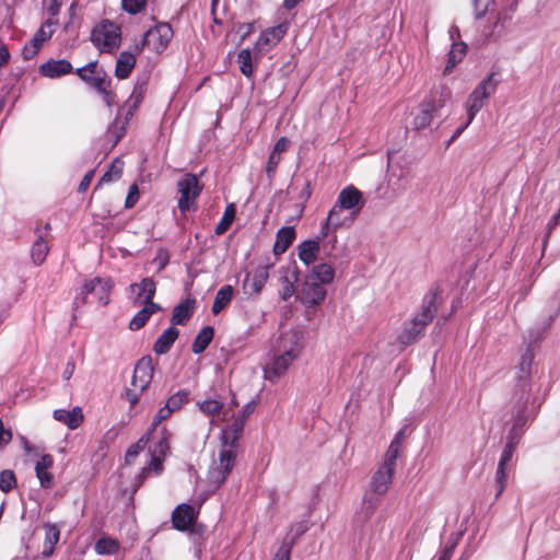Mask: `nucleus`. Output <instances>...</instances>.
Here are the masks:
<instances>
[{
    "mask_svg": "<svg viewBox=\"0 0 560 560\" xmlns=\"http://www.w3.org/2000/svg\"><path fill=\"white\" fill-rule=\"evenodd\" d=\"M303 334L298 329L282 332L276 343L275 353L265 368V377L275 381L287 372L302 350Z\"/></svg>",
    "mask_w": 560,
    "mask_h": 560,
    "instance_id": "nucleus-1",
    "label": "nucleus"
},
{
    "mask_svg": "<svg viewBox=\"0 0 560 560\" xmlns=\"http://www.w3.org/2000/svg\"><path fill=\"white\" fill-rule=\"evenodd\" d=\"M536 413L532 388L523 385L521 389H514L513 406L511 410V428L510 434L521 436L525 432V428L532 417Z\"/></svg>",
    "mask_w": 560,
    "mask_h": 560,
    "instance_id": "nucleus-2",
    "label": "nucleus"
},
{
    "mask_svg": "<svg viewBox=\"0 0 560 560\" xmlns=\"http://www.w3.org/2000/svg\"><path fill=\"white\" fill-rule=\"evenodd\" d=\"M236 460V444L222 440L218 458H214L208 471L211 491L218 490L231 474Z\"/></svg>",
    "mask_w": 560,
    "mask_h": 560,
    "instance_id": "nucleus-3",
    "label": "nucleus"
},
{
    "mask_svg": "<svg viewBox=\"0 0 560 560\" xmlns=\"http://www.w3.org/2000/svg\"><path fill=\"white\" fill-rule=\"evenodd\" d=\"M395 470L385 466L380 465L376 471L373 474L369 490L366 491L363 500V509L366 514L372 515L380 504L377 497L386 494L388 491Z\"/></svg>",
    "mask_w": 560,
    "mask_h": 560,
    "instance_id": "nucleus-4",
    "label": "nucleus"
},
{
    "mask_svg": "<svg viewBox=\"0 0 560 560\" xmlns=\"http://www.w3.org/2000/svg\"><path fill=\"white\" fill-rule=\"evenodd\" d=\"M451 97V91L447 88H441L431 93L419 106V112L412 119L415 129L420 130L429 127L438 115L439 110L443 108Z\"/></svg>",
    "mask_w": 560,
    "mask_h": 560,
    "instance_id": "nucleus-5",
    "label": "nucleus"
},
{
    "mask_svg": "<svg viewBox=\"0 0 560 560\" xmlns=\"http://www.w3.org/2000/svg\"><path fill=\"white\" fill-rule=\"evenodd\" d=\"M91 42L101 52L113 54L120 46V27L108 20H104L93 28Z\"/></svg>",
    "mask_w": 560,
    "mask_h": 560,
    "instance_id": "nucleus-6",
    "label": "nucleus"
},
{
    "mask_svg": "<svg viewBox=\"0 0 560 560\" xmlns=\"http://www.w3.org/2000/svg\"><path fill=\"white\" fill-rule=\"evenodd\" d=\"M173 37V30L168 23H159L154 27L148 30L140 44L135 46L137 54H140L144 47L161 54L166 49Z\"/></svg>",
    "mask_w": 560,
    "mask_h": 560,
    "instance_id": "nucleus-7",
    "label": "nucleus"
},
{
    "mask_svg": "<svg viewBox=\"0 0 560 560\" xmlns=\"http://www.w3.org/2000/svg\"><path fill=\"white\" fill-rule=\"evenodd\" d=\"M179 194L178 209L182 213L196 209V200L201 192L199 179L194 174H185L177 180Z\"/></svg>",
    "mask_w": 560,
    "mask_h": 560,
    "instance_id": "nucleus-8",
    "label": "nucleus"
},
{
    "mask_svg": "<svg viewBox=\"0 0 560 560\" xmlns=\"http://www.w3.org/2000/svg\"><path fill=\"white\" fill-rule=\"evenodd\" d=\"M113 288L110 279L94 278L86 281L80 292V295L74 300V306L86 303L89 295H94L101 305H107L109 302V292Z\"/></svg>",
    "mask_w": 560,
    "mask_h": 560,
    "instance_id": "nucleus-9",
    "label": "nucleus"
},
{
    "mask_svg": "<svg viewBox=\"0 0 560 560\" xmlns=\"http://www.w3.org/2000/svg\"><path fill=\"white\" fill-rule=\"evenodd\" d=\"M355 219L354 214L347 213V210L335 203L320 228V237L336 234L338 229H349ZM334 237L336 238V235H334Z\"/></svg>",
    "mask_w": 560,
    "mask_h": 560,
    "instance_id": "nucleus-10",
    "label": "nucleus"
},
{
    "mask_svg": "<svg viewBox=\"0 0 560 560\" xmlns=\"http://www.w3.org/2000/svg\"><path fill=\"white\" fill-rule=\"evenodd\" d=\"M288 30L289 24L281 23L262 31L253 49L255 58H261L275 47L283 38Z\"/></svg>",
    "mask_w": 560,
    "mask_h": 560,
    "instance_id": "nucleus-11",
    "label": "nucleus"
},
{
    "mask_svg": "<svg viewBox=\"0 0 560 560\" xmlns=\"http://www.w3.org/2000/svg\"><path fill=\"white\" fill-rule=\"evenodd\" d=\"M270 267L271 265L257 266L245 275L242 282L244 294L248 296H258L261 293L269 278Z\"/></svg>",
    "mask_w": 560,
    "mask_h": 560,
    "instance_id": "nucleus-12",
    "label": "nucleus"
},
{
    "mask_svg": "<svg viewBox=\"0 0 560 560\" xmlns=\"http://www.w3.org/2000/svg\"><path fill=\"white\" fill-rule=\"evenodd\" d=\"M256 402L254 400L245 404L241 411L234 417L232 423L223 430L222 440L236 444L243 433L248 417L254 412Z\"/></svg>",
    "mask_w": 560,
    "mask_h": 560,
    "instance_id": "nucleus-13",
    "label": "nucleus"
},
{
    "mask_svg": "<svg viewBox=\"0 0 560 560\" xmlns=\"http://www.w3.org/2000/svg\"><path fill=\"white\" fill-rule=\"evenodd\" d=\"M336 203L357 218L364 206V200L358 188L348 186L339 192Z\"/></svg>",
    "mask_w": 560,
    "mask_h": 560,
    "instance_id": "nucleus-14",
    "label": "nucleus"
},
{
    "mask_svg": "<svg viewBox=\"0 0 560 560\" xmlns=\"http://www.w3.org/2000/svg\"><path fill=\"white\" fill-rule=\"evenodd\" d=\"M442 302L441 291L439 288L431 289L422 300L420 312L415 316L425 325H429L435 317L439 305Z\"/></svg>",
    "mask_w": 560,
    "mask_h": 560,
    "instance_id": "nucleus-15",
    "label": "nucleus"
},
{
    "mask_svg": "<svg viewBox=\"0 0 560 560\" xmlns=\"http://www.w3.org/2000/svg\"><path fill=\"white\" fill-rule=\"evenodd\" d=\"M153 363L150 357H142L136 364L131 380V386L143 392L153 378Z\"/></svg>",
    "mask_w": 560,
    "mask_h": 560,
    "instance_id": "nucleus-16",
    "label": "nucleus"
},
{
    "mask_svg": "<svg viewBox=\"0 0 560 560\" xmlns=\"http://www.w3.org/2000/svg\"><path fill=\"white\" fill-rule=\"evenodd\" d=\"M129 289L135 294V305L154 303L153 298L156 291V283L152 278H143L139 283L130 284Z\"/></svg>",
    "mask_w": 560,
    "mask_h": 560,
    "instance_id": "nucleus-17",
    "label": "nucleus"
},
{
    "mask_svg": "<svg viewBox=\"0 0 560 560\" xmlns=\"http://www.w3.org/2000/svg\"><path fill=\"white\" fill-rule=\"evenodd\" d=\"M508 19L509 16L504 12H498L494 16H490L482 30L485 40L495 42L501 38L505 33Z\"/></svg>",
    "mask_w": 560,
    "mask_h": 560,
    "instance_id": "nucleus-18",
    "label": "nucleus"
},
{
    "mask_svg": "<svg viewBox=\"0 0 560 560\" xmlns=\"http://www.w3.org/2000/svg\"><path fill=\"white\" fill-rule=\"evenodd\" d=\"M326 289L319 282L307 280L301 291V301L307 306H315L326 298Z\"/></svg>",
    "mask_w": 560,
    "mask_h": 560,
    "instance_id": "nucleus-19",
    "label": "nucleus"
},
{
    "mask_svg": "<svg viewBox=\"0 0 560 560\" xmlns=\"http://www.w3.org/2000/svg\"><path fill=\"white\" fill-rule=\"evenodd\" d=\"M75 74L95 90L107 80L105 72L97 70V61H91L84 67L78 68Z\"/></svg>",
    "mask_w": 560,
    "mask_h": 560,
    "instance_id": "nucleus-20",
    "label": "nucleus"
},
{
    "mask_svg": "<svg viewBox=\"0 0 560 560\" xmlns=\"http://www.w3.org/2000/svg\"><path fill=\"white\" fill-rule=\"evenodd\" d=\"M534 361V353L530 349H526L525 352L521 355L520 363L517 365L516 372V385L515 389H521L523 385H526L527 388H532L530 384V374H532V364Z\"/></svg>",
    "mask_w": 560,
    "mask_h": 560,
    "instance_id": "nucleus-21",
    "label": "nucleus"
},
{
    "mask_svg": "<svg viewBox=\"0 0 560 560\" xmlns=\"http://www.w3.org/2000/svg\"><path fill=\"white\" fill-rule=\"evenodd\" d=\"M54 465V458L49 454L43 455L35 465L36 477L42 488L50 489L55 485V477L49 471Z\"/></svg>",
    "mask_w": 560,
    "mask_h": 560,
    "instance_id": "nucleus-22",
    "label": "nucleus"
},
{
    "mask_svg": "<svg viewBox=\"0 0 560 560\" xmlns=\"http://www.w3.org/2000/svg\"><path fill=\"white\" fill-rule=\"evenodd\" d=\"M424 323H422L417 317H412V319L405 324L404 329L398 336V340L404 346H409L416 342L421 336H423L425 327Z\"/></svg>",
    "mask_w": 560,
    "mask_h": 560,
    "instance_id": "nucleus-23",
    "label": "nucleus"
},
{
    "mask_svg": "<svg viewBox=\"0 0 560 560\" xmlns=\"http://www.w3.org/2000/svg\"><path fill=\"white\" fill-rule=\"evenodd\" d=\"M196 516L194 508L189 504H179L172 513L174 528L184 532L194 523Z\"/></svg>",
    "mask_w": 560,
    "mask_h": 560,
    "instance_id": "nucleus-24",
    "label": "nucleus"
},
{
    "mask_svg": "<svg viewBox=\"0 0 560 560\" xmlns=\"http://www.w3.org/2000/svg\"><path fill=\"white\" fill-rule=\"evenodd\" d=\"M72 71V65L66 59H50L39 67V72L50 79L59 78Z\"/></svg>",
    "mask_w": 560,
    "mask_h": 560,
    "instance_id": "nucleus-25",
    "label": "nucleus"
},
{
    "mask_svg": "<svg viewBox=\"0 0 560 560\" xmlns=\"http://www.w3.org/2000/svg\"><path fill=\"white\" fill-rule=\"evenodd\" d=\"M196 300L188 298L173 308L171 322L173 326L185 325L192 316L196 308Z\"/></svg>",
    "mask_w": 560,
    "mask_h": 560,
    "instance_id": "nucleus-26",
    "label": "nucleus"
},
{
    "mask_svg": "<svg viewBox=\"0 0 560 560\" xmlns=\"http://www.w3.org/2000/svg\"><path fill=\"white\" fill-rule=\"evenodd\" d=\"M54 419L66 424L69 429L74 430L83 422V412L80 407L72 410L57 409L54 411Z\"/></svg>",
    "mask_w": 560,
    "mask_h": 560,
    "instance_id": "nucleus-27",
    "label": "nucleus"
},
{
    "mask_svg": "<svg viewBox=\"0 0 560 560\" xmlns=\"http://www.w3.org/2000/svg\"><path fill=\"white\" fill-rule=\"evenodd\" d=\"M320 235L316 240H307L299 245V258L307 266L317 259L320 246Z\"/></svg>",
    "mask_w": 560,
    "mask_h": 560,
    "instance_id": "nucleus-28",
    "label": "nucleus"
},
{
    "mask_svg": "<svg viewBox=\"0 0 560 560\" xmlns=\"http://www.w3.org/2000/svg\"><path fill=\"white\" fill-rule=\"evenodd\" d=\"M136 51H121L117 58L115 75L118 79H126L131 73L136 65Z\"/></svg>",
    "mask_w": 560,
    "mask_h": 560,
    "instance_id": "nucleus-29",
    "label": "nucleus"
},
{
    "mask_svg": "<svg viewBox=\"0 0 560 560\" xmlns=\"http://www.w3.org/2000/svg\"><path fill=\"white\" fill-rule=\"evenodd\" d=\"M159 311H161V306L158 303L143 304V307L130 320L129 328L131 330H139L147 324L149 318Z\"/></svg>",
    "mask_w": 560,
    "mask_h": 560,
    "instance_id": "nucleus-30",
    "label": "nucleus"
},
{
    "mask_svg": "<svg viewBox=\"0 0 560 560\" xmlns=\"http://www.w3.org/2000/svg\"><path fill=\"white\" fill-rule=\"evenodd\" d=\"M295 238L293 226H283L277 232V240L273 245L275 255H281L287 252Z\"/></svg>",
    "mask_w": 560,
    "mask_h": 560,
    "instance_id": "nucleus-31",
    "label": "nucleus"
},
{
    "mask_svg": "<svg viewBox=\"0 0 560 560\" xmlns=\"http://www.w3.org/2000/svg\"><path fill=\"white\" fill-rule=\"evenodd\" d=\"M179 331L174 326L167 328L154 342V351L158 354H164L170 351L175 340L178 338Z\"/></svg>",
    "mask_w": 560,
    "mask_h": 560,
    "instance_id": "nucleus-32",
    "label": "nucleus"
},
{
    "mask_svg": "<svg viewBox=\"0 0 560 560\" xmlns=\"http://www.w3.org/2000/svg\"><path fill=\"white\" fill-rule=\"evenodd\" d=\"M234 294V289L230 284L223 285L215 294L214 301L212 304V313L218 315L221 311H223L229 303L232 301Z\"/></svg>",
    "mask_w": 560,
    "mask_h": 560,
    "instance_id": "nucleus-33",
    "label": "nucleus"
},
{
    "mask_svg": "<svg viewBox=\"0 0 560 560\" xmlns=\"http://www.w3.org/2000/svg\"><path fill=\"white\" fill-rule=\"evenodd\" d=\"M214 336V329L211 326L203 327L196 336L191 350L195 354L202 353L210 342L212 341Z\"/></svg>",
    "mask_w": 560,
    "mask_h": 560,
    "instance_id": "nucleus-34",
    "label": "nucleus"
},
{
    "mask_svg": "<svg viewBox=\"0 0 560 560\" xmlns=\"http://www.w3.org/2000/svg\"><path fill=\"white\" fill-rule=\"evenodd\" d=\"M521 436L510 434L506 435V443L501 453L498 465L501 467H508L510 462L512 460L513 454L521 441Z\"/></svg>",
    "mask_w": 560,
    "mask_h": 560,
    "instance_id": "nucleus-35",
    "label": "nucleus"
},
{
    "mask_svg": "<svg viewBox=\"0 0 560 560\" xmlns=\"http://www.w3.org/2000/svg\"><path fill=\"white\" fill-rule=\"evenodd\" d=\"M498 83L499 81L495 80V73H490L476 86L471 93L476 96L487 100L495 92Z\"/></svg>",
    "mask_w": 560,
    "mask_h": 560,
    "instance_id": "nucleus-36",
    "label": "nucleus"
},
{
    "mask_svg": "<svg viewBox=\"0 0 560 560\" xmlns=\"http://www.w3.org/2000/svg\"><path fill=\"white\" fill-rule=\"evenodd\" d=\"M498 83L499 81L495 80V73H490L476 86L471 93L476 96L487 100L495 92Z\"/></svg>",
    "mask_w": 560,
    "mask_h": 560,
    "instance_id": "nucleus-37",
    "label": "nucleus"
},
{
    "mask_svg": "<svg viewBox=\"0 0 560 560\" xmlns=\"http://www.w3.org/2000/svg\"><path fill=\"white\" fill-rule=\"evenodd\" d=\"M298 281V270L296 268L292 269L291 271L288 270L285 275L281 277V282L283 284L280 296L282 300L287 301L295 293V285L294 283Z\"/></svg>",
    "mask_w": 560,
    "mask_h": 560,
    "instance_id": "nucleus-38",
    "label": "nucleus"
},
{
    "mask_svg": "<svg viewBox=\"0 0 560 560\" xmlns=\"http://www.w3.org/2000/svg\"><path fill=\"white\" fill-rule=\"evenodd\" d=\"M48 252L49 247L47 242L43 236H38L31 249V257L34 264L37 266L42 265L45 261Z\"/></svg>",
    "mask_w": 560,
    "mask_h": 560,
    "instance_id": "nucleus-39",
    "label": "nucleus"
},
{
    "mask_svg": "<svg viewBox=\"0 0 560 560\" xmlns=\"http://www.w3.org/2000/svg\"><path fill=\"white\" fill-rule=\"evenodd\" d=\"M312 277H314L316 280L319 281L320 284L324 285L332 282L335 271L330 265L319 264L313 268Z\"/></svg>",
    "mask_w": 560,
    "mask_h": 560,
    "instance_id": "nucleus-40",
    "label": "nucleus"
},
{
    "mask_svg": "<svg viewBox=\"0 0 560 560\" xmlns=\"http://www.w3.org/2000/svg\"><path fill=\"white\" fill-rule=\"evenodd\" d=\"M466 55V45L464 43L453 44L448 54L447 65L444 72H450L458 62L463 60Z\"/></svg>",
    "mask_w": 560,
    "mask_h": 560,
    "instance_id": "nucleus-41",
    "label": "nucleus"
},
{
    "mask_svg": "<svg viewBox=\"0 0 560 560\" xmlns=\"http://www.w3.org/2000/svg\"><path fill=\"white\" fill-rule=\"evenodd\" d=\"M235 212L236 211H235V207L233 203H230L226 206L223 217L221 218L220 222L215 226L214 232L217 235H221L229 230V228L231 226V224L234 221Z\"/></svg>",
    "mask_w": 560,
    "mask_h": 560,
    "instance_id": "nucleus-42",
    "label": "nucleus"
},
{
    "mask_svg": "<svg viewBox=\"0 0 560 560\" xmlns=\"http://www.w3.org/2000/svg\"><path fill=\"white\" fill-rule=\"evenodd\" d=\"M119 549V542L109 537H103L95 544V551L98 555H114Z\"/></svg>",
    "mask_w": 560,
    "mask_h": 560,
    "instance_id": "nucleus-43",
    "label": "nucleus"
},
{
    "mask_svg": "<svg viewBox=\"0 0 560 560\" xmlns=\"http://www.w3.org/2000/svg\"><path fill=\"white\" fill-rule=\"evenodd\" d=\"M485 100L476 96L475 94H470L466 102V112H467V125H470L478 112L483 107Z\"/></svg>",
    "mask_w": 560,
    "mask_h": 560,
    "instance_id": "nucleus-44",
    "label": "nucleus"
},
{
    "mask_svg": "<svg viewBox=\"0 0 560 560\" xmlns=\"http://www.w3.org/2000/svg\"><path fill=\"white\" fill-rule=\"evenodd\" d=\"M237 62L242 74L249 78L253 74L252 51L242 49L237 55Z\"/></svg>",
    "mask_w": 560,
    "mask_h": 560,
    "instance_id": "nucleus-45",
    "label": "nucleus"
},
{
    "mask_svg": "<svg viewBox=\"0 0 560 560\" xmlns=\"http://www.w3.org/2000/svg\"><path fill=\"white\" fill-rule=\"evenodd\" d=\"M52 24H55V22L51 20H48L45 24H43L31 39V43L36 44V46L40 49L43 43L49 39L52 35V31L49 28Z\"/></svg>",
    "mask_w": 560,
    "mask_h": 560,
    "instance_id": "nucleus-46",
    "label": "nucleus"
},
{
    "mask_svg": "<svg viewBox=\"0 0 560 560\" xmlns=\"http://www.w3.org/2000/svg\"><path fill=\"white\" fill-rule=\"evenodd\" d=\"M149 441V435H144L140 438L133 445H131L125 455V462L127 464H132L139 453L145 447Z\"/></svg>",
    "mask_w": 560,
    "mask_h": 560,
    "instance_id": "nucleus-47",
    "label": "nucleus"
},
{
    "mask_svg": "<svg viewBox=\"0 0 560 560\" xmlns=\"http://www.w3.org/2000/svg\"><path fill=\"white\" fill-rule=\"evenodd\" d=\"M400 446H397L396 443H390L384 457L381 463L382 466L396 469V460L400 452Z\"/></svg>",
    "mask_w": 560,
    "mask_h": 560,
    "instance_id": "nucleus-48",
    "label": "nucleus"
},
{
    "mask_svg": "<svg viewBox=\"0 0 560 560\" xmlns=\"http://www.w3.org/2000/svg\"><path fill=\"white\" fill-rule=\"evenodd\" d=\"M188 390H178L167 399L166 405L173 411L179 410L188 401Z\"/></svg>",
    "mask_w": 560,
    "mask_h": 560,
    "instance_id": "nucleus-49",
    "label": "nucleus"
},
{
    "mask_svg": "<svg viewBox=\"0 0 560 560\" xmlns=\"http://www.w3.org/2000/svg\"><path fill=\"white\" fill-rule=\"evenodd\" d=\"M16 487V478L12 470H2L0 472V490L9 492Z\"/></svg>",
    "mask_w": 560,
    "mask_h": 560,
    "instance_id": "nucleus-50",
    "label": "nucleus"
},
{
    "mask_svg": "<svg viewBox=\"0 0 560 560\" xmlns=\"http://www.w3.org/2000/svg\"><path fill=\"white\" fill-rule=\"evenodd\" d=\"M199 408L203 413L214 416L221 412L223 404L217 399H206L199 404Z\"/></svg>",
    "mask_w": 560,
    "mask_h": 560,
    "instance_id": "nucleus-51",
    "label": "nucleus"
},
{
    "mask_svg": "<svg viewBox=\"0 0 560 560\" xmlns=\"http://www.w3.org/2000/svg\"><path fill=\"white\" fill-rule=\"evenodd\" d=\"M506 469H508V467H501L499 465L497 467V471H495V476H494V482L497 486V493H495L497 499L502 494V492L506 486Z\"/></svg>",
    "mask_w": 560,
    "mask_h": 560,
    "instance_id": "nucleus-52",
    "label": "nucleus"
},
{
    "mask_svg": "<svg viewBox=\"0 0 560 560\" xmlns=\"http://www.w3.org/2000/svg\"><path fill=\"white\" fill-rule=\"evenodd\" d=\"M147 0H121L124 11L129 14L139 13L145 5Z\"/></svg>",
    "mask_w": 560,
    "mask_h": 560,
    "instance_id": "nucleus-53",
    "label": "nucleus"
},
{
    "mask_svg": "<svg viewBox=\"0 0 560 560\" xmlns=\"http://www.w3.org/2000/svg\"><path fill=\"white\" fill-rule=\"evenodd\" d=\"M294 545V538L290 540H284L279 547L272 560H290L291 549Z\"/></svg>",
    "mask_w": 560,
    "mask_h": 560,
    "instance_id": "nucleus-54",
    "label": "nucleus"
},
{
    "mask_svg": "<svg viewBox=\"0 0 560 560\" xmlns=\"http://www.w3.org/2000/svg\"><path fill=\"white\" fill-rule=\"evenodd\" d=\"M174 411L171 410V408L165 404L164 407L160 408L158 413L155 415L152 423H151V427L148 431V435L151 434V432L153 430H155V428L159 425V423H161L163 420H166L168 417H171V415L173 413Z\"/></svg>",
    "mask_w": 560,
    "mask_h": 560,
    "instance_id": "nucleus-55",
    "label": "nucleus"
},
{
    "mask_svg": "<svg viewBox=\"0 0 560 560\" xmlns=\"http://www.w3.org/2000/svg\"><path fill=\"white\" fill-rule=\"evenodd\" d=\"M151 469H154L158 472L161 470V459L156 455L152 456L150 465L148 467L142 468L140 475L138 476L137 487H139L142 483L143 479Z\"/></svg>",
    "mask_w": 560,
    "mask_h": 560,
    "instance_id": "nucleus-56",
    "label": "nucleus"
},
{
    "mask_svg": "<svg viewBox=\"0 0 560 560\" xmlns=\"http://www.w3.org/2000/svg\"><path fill=\"white\" fill-rule=\"evenodd\" d=\"M494 3V0H472L475 15L477 19L485 16L489 8Z\"/></svg>",
    "mask_w": 560,
    "mask_h": 560,
    "instance_id": "nucleus-57",
    "label": "nucleus"
},
{
    "mask_svg": "<svg viewBox=\"0 0 560 560\" xmlns=\"http://www.w3.org/2000/svg\"><path fill=\"white\" fill-rule=\"evenodd\" d=\"M110 80H106L104 84L101 85L96 91L102 94L103 101L106 103L108 107H110L115 102V95L110 92Z\"/></svg>",
    "mask_w": 560,
    "mask_h": 560,
    "instance_id": "nucleus-58",
    "label": "nucleus"
},
{
    "mask_svg": "<svg viewBox=\"0 0 560 560\" xmlns=\"http://www.w3.org/2000/svg\"><path fill=\"white\" fill-rule=\"evenodd\" d=\"M46 539L50 545V551L52 550L54 546L58 542L60 537V532L58 527L55 524H48L46 525Z\"/></svg>",
    "mask_w": 560,
    "mask_h": 560,
    "instance_id": "nucleus-59",
    "label": "nucleus"
},
{
    "mask_svg": "<svg viewBox=\"0 0 560 560\" xmlns=\"http://www.w3.org/2000/svg\"><path fill=\"white\" fill-rule=\"evenodd\" d=\"M280 161H281V155L276 154L273 152L270 153L268 162H267V166H266V173L269 178H271L275 175Z\"/></svg>",
    "mask_w": 560,
    "mask_h": 560,
    "instance_id": "nucleus-60",
    "label": "nucleus"
},
{
    "mask_svg": "<svg viewBox=\"0 0 560 560\" xmlns=\"http://www.w3.org/2000/svg\"><path fill=\"white\" fill-rule=\"evenodd\" d=\"M138 198H139V189H138V186L136 184H133L129 187V191H128V195H127V198L125 201V207L127 209L132 208L136 205V202L138 201Z\"/></svg>",
    "mask_w": 560,
    "mask_h": 560,
    "instance_id": "nucleus-61",
    "label": "nucleus"
},
{
    "mask_svg": "<svg viewBox=\"0 0 560 560\" xmlns=\"http://www.w3.org/2000/svg\"><path fill=\"white\" fill-rule=\"evenodd\" d=\"M141 393L142 392H139V389L133 386L126 389V393H125L126 399L128 400V402L130 404L131 407L137 405Z\"/></svg>",
    "mask_w": 560,
    "mask_h": 560,
    "instance_id": "nucleus-62",
    "label": "nucleus"
},
{
    "mask_svg": "<svg viewBox=\"0 0 560 560\" xmlns=\"http://www.w3.org/2000/svg\"><path fill=\"white\" fill-rule=\"evenodd\" d=\"M39 48L36 46V44H32L31 42L26 44L22 50L24 59H31L33 58L37 52Z\"/></svg>",
    "mask_w": 560,
    "mask_h": 560,
    "instance_id": "nucleus-63",
    "label": "nucleus"
},
{
    "mask_svg": "<svg viewBox=\"0 0 560 560\" xmlns=\"http://www.w3.org/2000/svg\"><path fill=\"white\" fill-rule=\"evenodd\" d=\"M289 140L285 137H281L275 144L271 152L281 155L288 149Z\"/></svg>",
    "mask_w": 560,
    "mask_h": 560,
    "instance_id": "nucleus-64",
    "label": "nucleus"
}]
</instances>
